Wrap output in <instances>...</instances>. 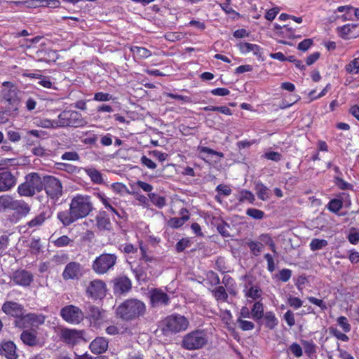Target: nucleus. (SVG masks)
I'll use <instances>...</instances> for the list:
<instances>
[{"mask_svg": "<svg viewBox=\"0 0 359 359\" xmlns=\"http://www.w3.org/2000/svg\"><path fill=\"white\" fill-rule=\"evenodd\" d=\"M59 128L83 127L87 121L83 118L81 113L74 110H64L57 116Z\"/></svg>", "mask_w": 359, "mask_h": 359, "instance_id": "obj_6", "label": "nucleus"}, {"mask_svg": "<svg viewBox=\"0 0 359 359\" xmlns=\"http://www.w3.org/2000/svg\"><path fill=\"white\" fill-rule=\"evenodd\" d=\"M248 246L255 256H258L264 249L263 243L258 241H249Z\"/></svg>", "mask_w": 359, "mask_h": 359, "instance_id": "obj_37", "label": "nucleus"}, {"mask_svg": "<svg viewBox=\"0 0 359 359\" xmlns=\"http://www.w3.org/2000/svg\"><path fill=\"white\" fill-rule=\"evenodd\" d=\"M292 276V271L287 269H284L280 271L278 278L283 282H287L290 280Z\"/></svg>", "mask_w": 359, "mask_h": 359, "instance_id": "obj_57", "label": "nucleus"}, {"mask_svg": "<svg viewBox=\"0 0 359 359\" xmlns=\"http://www.w3.org/2000/svg\"><path fill=\"white\" fill-rule=\"evenodd\" d=\"M342 207V202L339 199H332L328 204V208L333 212H338Z\"/></svg>", "mask_w": 359, "mask_h": 359, "instance_id": "obj_48", "label": "nucleus"}, {"mask_svg": "<svg viewBox=\"0 0 359 359\" xmlns=\"http://www.w3.org/2000/svg\"><path fill=\"white\" fill-rule=\"evenodd\" d=\"M262 157H264L266 159H269V160H271V161L278 162L281 159L282 155L278 152L269 151V152L265 153L262 156Z\"/></svg>", "mask_w": 359, "mask_h": 359, "instance_id": "obj_52", "label": "nucleus"}, {"mask_svg": "<svg viewBox=\"0 0 359 359\" xmlns=\"http://www.w3.org/2000/svg\"><path fill=\"white\" fill-rule=\"evenodd\" d=\"M111 100H114L111 95L103 92L96 93L94 95V100L99 102H106Z\"/></svg>", "mask_w": 359, "mask_h": 359, "instance_id": "obj_49", "label": "nucleus"}, {"mask_svg": "<svg viewBox=\"0 0 359 359\" xmlns=\"http://www.w3.org/2000/svg\"><path fill=\"white\" fill-rule=\"evenodd\" d=\"M265 320V325L270 330H273L278 323V320L272 311H267L263 316Z\"/></svg>", "mask_w": 359, "mask_h": 359, "instance_id": "obj_29", "label": "nucleus"}, {"mask_svg": "<svg viewBox=\"0 0 359 359\" xmlns=\"http://www.w3.org/2000/svg\"><path fill=\"white\" fill-rule=\"evenodd\" d=\"M213 297L217 302H228V293L224 286H217L212 290Z\"/></svg>", "mask_w": 359, "mask_h": 359, "instance_id": "obj_28", "label": "nucleus"}, {"mask_svg": "<svg viewBox=\"0 0 359 359\" xmlns=\"http://www.w3.org/2000/svg\"><path fill=\"white\" fill-rule=\"evenodd\" d=\"M20 339L25 344L29 346H36L37 344L36 333L34 331H23L21 333Z\"/></svg>", "mask_w": 359, "mask_h": 359, "instance_id": "obj_23", "label": "nucleus"}, {"mask_svg": "<svg viewBox=\"0 0 359 359\" xmlns=\"http://www.w3.org/2000/svg\"><path fill=\"white\" fill-rule=\"evenodd\" d=\"M131 288V282L127 277H121L116 280L114 290L121 294L128 292Z\"/></svg>", "mask_w": 359, "mask_h": 359, "instance_id": "obj_20", "label": "nucleus"}, {"mask_svg": "<svg viewBox=\"0 0 359 359\" xmlns=\"http://www.w3.org/2000/svg\"><path fill=\"white\" fill-rule=\"evenodd\" d=\"M287 304L294 309H299L303 305V302L298 297L290 295L287 300Z\"/></svg>", "mask_w": 359, "mask_h": 359, "instance_id": "obj_44", "label": "nucleus"}, {"mask_svg": "<svg viewBox=\"0 0 359 359\" xmlns=\"http://www.w3.org/2000/svg\"><path fill=\"white\" fill-rule=\"evenodd\" d=\"M207 342L208 338L204 331L195 330L183 337L182 346L187 350H196L203 347Z\"/></svg>", "mask_w": 359, "mask_h": 359, "instance_id": "obj_7", "label": "nucleus"}, {"mask_svg": "<svg viewBox=\"0 0 359 359\" xmlns=\"http://www.w3.org/2000/svg\"><path fill=\"white\" fill-rule=\"evenodd\" d=\"M61 158L65 161H79V155L76 151H68L64 153Z\"/></svg>", "mask_w": 359, "mask_h": 359, "instance_id": "obj_54", "label": "nucleus"}, {"mask_svg": "<svg viewBox=\"0 0 359 359\" xmlns=\"http://www.w3.org/2000/svg\"><path fill=\"white\" fill-rule=\"evenodd\" d=\"M264 314L263 304L260 302H256L252 309L251 315L252 318L255 320H260L263 318Z\"/></svg>", "mask_w": 359, "mask_h": 359, "instance_id": "obj_32", "label": "nucleus"}, {"mask_svg": "<svg viewBox=\"0 0 359 359\" xmlns=\"http://www.w3.org/2000/svg\"><path fill=\"white\" fill-rule=\"evenodd\" d=\"M150 302L152 307L167 306L170 300V297L161 289H152L149 291Z\"/></svg>", "mask_w": 359, "mask_h": 359, "instance_id": "obj_11", "label": "nucleus"}, {"mask_svg": "<svg viewBox=\"0 0 359 359\" xmlns=\"http://www.w3.org/2000/svg\"><path fill=\"white\" fill-rule=\"evenodd\" d=\"M16 184V179L9 171L0 172V192L10 190Z\"/></svg>", "mask_w": 359, "mask_h": 359, "instance_id": "obj_16", "label": "nucleus"}, {"mask_svg": "<svg viewBox=\"0 0 359 359\" xmlns=\"http://www.w3.org/2000/svg\"><path fill=\"white\" fill-rule=\"evenodd\" d=\"M197 150L200 154L201 158H202L204 161H206V159L203 156H202L203 154L214 155V156H217L219 158L224 157L223 153L215 151V150H213L209 147H207L198 146L197 148Z\"/></svg>", "mask_w": 359, "mask_h": 359, "instance_id": "obj_34", "label": "nucleus"}, {"mask_svg": "<svg viewBox=\"0 0 359 359\" xmlns=\"http://www.w3.org/2000/svg\"><path fill=\"white\" fill-rule=\"evenodd\" d=\"M130 51L135 57L138 58H147L151 55L150 50L144 47L133 46L130 48Z\"/></svg>", "mask_w": 359, "mask_h": 359, "instance_id": "obj_33", "label": "nucleus"}, {"mask_svg": "<svg viewBox=\"0 0 359 359\" xmlns=\"http://www.w3.org/2000/svg\"><path fill=\"white\" fill-rule=\"evenodd\" d=\"M84 171L89 176L93 183L97 184L104 183L103 177L97 169L94 168H84Z\"/></svg>", "mask_w": 359, "mask_h": 359, "instance_id": "obj_26", "label": "nucleus"}, {"mask_svg": "<svg viewBox=\"0 0 359 359\" xmlns=\"http://www.w3.org/2000/svg\"><path fill=\"white\" fill-rule=\"evenodd\" d=\"M61 338L69 345L78 344L82 339V332L76 330L63 329L61 331Z\"/></svg>", "mask_w": 359, "mask_h": 359, "instance_id": "obj_15", "label": "nucleus"}, {"mask_svg": "<svg viewBox=\"0 0 359 359\" xmlns=\"http://www.w3.org/2000/svg\"><path fill=\"white\" fill-rule=\"evenodd\" d=\"M290 351L297 358H299L303 355L301 346L297 343H293L289 346Z\"/></svg>", "mask_w": 359, "mask_h": 359, "instance_id": "obj_50", "label": "nucleus"}, {"mask_svg": "<svg viewBox=\"0 0 359 359\" xmlns=\"http://www.w3.org/2000/svg\"><path fill=\"white\" fill-rule=\"evenodd\" d=\"M245 296L253 300L257 299L262 296V290L257 285H252L249 289L245 287L244 290Z\"/></svg>", "mask_w": 359, "mask_h": 359, "instance_id": "obj_31", "label": "nucleus"}, {"mask_svg": "<svg viewBox=\"0 0 359 359\" xmlns=\"http://www.w3.org/2000/svg\"><path fill=\"white\" fill-rule=\"evenodd\" d=\"M239 327L244 331L252 330L255 327V325L252 322L242 320L241 318H238L237 320Z\"/></svg>", "mask_w": 359, "mask_h": 359, "instance_id": "obj_47", "label": "nucleus"}, {"mask_svg": "<svg viewBox=\"0 0 359 359\" xmlns=\"http://www.w3.org/2000/svg\"><path fill=\"white\" fill-rule=\"evenodd\" d=\"M189 325V322L184 316L172 314L162 320L160 327L163 334L169 336L185 331Z\"/></svg>", "mask_w": 359, "mask_h": 359, "instance_id": "obj_4", "label": "nucleus"}, {"mask_svg": "<svg viewBox=\"0 0 359 359\" xmlns=\"http://www.w3.org/2000/svg\"><path fill=\"white\" fill-rule=\"evenodd\" d=\"M255 200V196L251 191L243 189L240 192V196L238 198L239 202L243 203L244 201H248L250 203H253Z\"/></svg>", "mask_w": 359, "mask_h": 359, "instance_id": "obj_41", "label": "nucleus"}, {"mask_svg": "<svg viewBox=\"0 0 359 359\" xmlns=\"http://www.w3.org/2000/svg\"><path fill=\"white\" fill-rule=\"evenodd\" d=\"M43 175L36 172H31L25 176V182L18 187V193L20 196L32 197L43 190Z\"/></svg>", "mask_w": 359, "mask_h": 359, "instance_id": "obj_3", "label": "nucleus"}, {"mask_svg": "<svg viewBox=\"0 0 359 359\" xmlns=\"http://www.w3.org/2000/svg\"><path fill=\"white\" fill-rule=\"evenodd\" d=\"M313 43L311 39H304L298 44V49L302 51L307 50Z\"/></svg>", "mask_w": 359, "mask_h": 359, "instance_id": "obj_60", "label": "nucleus"}, {"mask_svg": "<svg viewBox=\"0 0 359 359\" xmlns=\"http://www.w3.org/2000/svg\"><path fill=\"white\" fill-rule=\"evenodd\" d=\"M284 320L287 323V325L292 327L295 324L294 315L291 310H288L283 316Z\"/></svg>", "mask_w": 359, "mask_h": 359, "instance_id": "obj_53", "label": "nucleus"}, {"mask_svg": "<svg viewBox=\"0 0 359 359\" xmlns=\"http://www.w3.org/2000/svg\"><path fill=\"white\" fill-rule=\"evenodd\" d=\"M52 199H58L62 194V186L56 177L50 175H43V189Z\"/></svg>", "mask_w": 359, "mask_h": 359, "instance_id": "obj_8", "label": "nucleus"}, {"mask_svg": "<svg viewBox=\"0 0 359 359\" xmlns=\"http://www.w3.org/2000/svg\"><path fill=\"white\" fill-rule=\"evenodd\" d=\"M264 258L267 262V269L269 272H273L275 270V263L271 255L267 253L264 255Z\"/></svg>", "mask_w": 359, "mask_h": 359, "instance_id": "obj_59", "label": "nucleus"}, {"mask_svg": "<svg viewBox=\"0 0 359 359\" xmlns=\"http://www.w3.org/2000/svg\"><path fill=\"white\" fill-rule=\"evenodd\" d=\"M39 84L46 88H51L52 87V82L50 81V79L44 76H40Z\"/></svg>", "mask_w": 359, "mask_h": 359, "instance_id": "obj_63", "label": "nucleus"}, {"mask_svg": "<svg viewBox=\"0 0 359 359\" xmlns=\"http://www.w3.org/2000/svg\"><path fill=\"white\" fill-rule=\"evenodd\" d=\"M0 354L7 359H18V355L16 352V346L11 341L3 342L0 346Z\"/></svg>", "mask_w": 359, "mask_h": 359, "instance_id": "obj_18", "label": "nucleus"}, {"mask_svg": "<svg viewBox=\"0 0 359 359\" xmlns=\"http://www.w3.org/2000/svg\"><path fill=\"white\" fill-rule=\"evenodd\" d=\"M86 292L91 297L100 298L105 295L106 284L102 280H94L89 283Z\"/></svg>", "mask_w": 359, "mask_h": 359, "instance_id": "obj_13", "label": "nucleus"}, {"mask_svg": "<svg viewBox=\"0 0 359 359\" xmlns=\"http://www.w3.org/2000/svg\"><path fill=\"white\" fill-rule=\"evenodd\" d=\"M246 214L256 219H261L264 216V212L263 211L255 208H248L246 210Z\"/></svg>", "mask_w": 359, "mask_h": 359, "instance_id": "obj_45", "label": "nucleus"}, {"mask_svg": "<svg viewBox=\"0 0 359 359\" xmlns=\"http://www.w3.org/2000/svg\"><path fill=\"white\" fill-rule=\"evenodd\" d=\"M346 71L352 74L359 73V57L355 58L346 65Z\"/></svg>", "mask_w": 359, "mask_h": 359, "instance_id": "obj_39", "label": "nucleus"}, {"mask_svg": "<svg viewBox=\"0 0 359 359\" xmlns=\"http://www.w3.org/2000/svg\"><path fill=\"white\" fill-rule=\"evenodd\" d=\"M354 24H347L339 28L340 35L343 38L350 39L355 38L356 35L353 33V29L356 28Z\"/></svg>", "mask_w": 359, "mask_h": 359, "instance_id": "obj_30", "label": "nucleus"}, {"mask_svg": "<svg viewBox=\"0 0 359 359\" xmlns=\"http://www.w3.org/2000/svg\"><path fill=\"white\" fill-rule=\"evenodd\" d=\"M82 274L83 268L81 264L77 262H71L66 265L62 272V278L65 280H78Z\"/></svg>", "mask_w": 359, "mask_h": 359, "instance_id": "obj_12", "label": "nucleus"}, {"mask_svg": "<svg viewBox=\"0 0 359 359\" xmlns=\"http://www.w3.org/2000/svg\"><path fill=\"white\" fill-rule=\"evenodd\" d=\"M73 241L70 239L67 236H62L56 240L53 241V243L55 246L57 248H62L69 245Z\"/></svg>", "mask_w": 359, "mask_h": 359, "instance_id": "obj_43", "label": "nucleus"}, {"mask_svg": "<svg viewBox=\"0 0 359 359\" xmlns=\"http://www.w3.org/2000/svg\"><path fill=\"white\" fill-rule=\"evenodd\" d=\"M302 345L305 353L309 355L316 352V346L312 341H302Z\"/></svg>", "mask_w": 359, "mask_h": 359, "instance_id": "obj_51", "label": "nucleus"}, {"mask_svg": "<svg viewBox=\"0 0 359 359\" xmlns=\"http://www.w3.org/2000/svg\"><path fill=\"white\" fill-rule=\"evenodd\" d=\"M337 323L345 332H349L351 331V326L345 316H339L337 318Z\"/></svg>", "mask_w": 359, "mask_h": 359, "instance_id": "obj_46", "label": "nucleus"}, {"mask_svg": "<svg viewBox=\"0 0 359 359\" xmlns=\"http://www.w3.org/2000/svg\"><path fill=\"white\" fill-rule=\"evenodd\" d=\"M328 244L327 241L325 239L314 238L310 243L311 250L313 251L321 250Z\"/></svg>", "mask_w": 359, "mask_h": 359, "instance_id": "obj_40", "label": "nucleus"}, {"mask_svg": "<svg viewBox=\"0 0 359 359\" xmlns=\"http://www.w3.org/2000/svg\"><path fill=\"white\" fill-rule=\"evenodd\" d=\"M97 226L100 229H109L110 226L109 219L104 217H98L97 219Z\"/></svg>", "mask_w": 359, "mask_h": 359, "instance_id": "obj_58", "label": "nucleus"}, {"mask_svg": "<svg viewBox=\"0 0 359 359\" xmlns=\"http://www.w3.org/2000/svg\"><path fill=\"white\" fill-rule=\"evenodd\" d=\"M190 245L189 241L186 238H182L176 244V250L178 252H181L184 251L187 248H188Z\"/></svg>", "mask_w": 359, "mask_h": 359, "instance_id": "obj_56", "label": "nucleus"}, {"mask_svg": "<svg viewBox=\"0 0 359 359\" xmlns=\"http://www.w3.org/2000/svg\"><path fill=\"white\" fill-rule=\"evenodd\" d=\"M50 215L48 212L43 211L36 215L34 218L27 223L29 228L39 227L41 226L46 219L50 218Z\"/></svg>", "mask_w": 359, "mask_h": 359, "instance_id": "obj_22", "label": "nucleus"}, {"mask_svg": "<svg viewBox=\"0 0 359 359\" xmlns=\"http://www.w3.org/2000/svg\"><path fill=\"white\" fill-rule=\"evenodd\" d=\"M1 309L6 314L15 317V320L22 318L24 315L23 306L17 302H6Z\"/></svg>", "mask_w": 359, "mask_h": 359, "instance_id": "obj_14", "label": "nucleus"}, {"mask_svg": "<svg viewBox=\"0 0 359 359\" xmlns=\"http://www.w3.org/2000/svg\"><path fill=\"white\" fill-rule=\"evenodd\" d=\"M88 317L95 323L99 322L104 318V311L100 310L97 306L89 304L87 307Z\"/></svg>", "mask_w": 359, "mask_h": 359, "instance_id": "obj_21", "label": "nucleus"}, {"mask_svg": "<svg viewBox=\"0 0 359 359\" xmlns=\"http://www.w3.org/2000/svg\"><path fill=\"white\" fill-rule=\"evenodd\" d=\"M60 316L66 322L74 325L79 324L85 317L82 310L72 304L62 308Z\"/></svg>", "mask_w": 359, "mask_h": 359, "instance_id": "obj_9", "label": "nucleus"}, {"mask_svg": "<svg viewBox=\"0 0 359 359\" xmlns=\"http://www.w3.org/2000/svg\"><path fill=\"white\" fill-rule=\"evenodd\" d=\"M222 283L225 285L228 292L233 295L236 296L237 294V291L236 290V285L233 282V280L231 278H226L224 277L222 279Z\"/></svg>", "mask_w": 359, "mask_h": 359, "instance_id": "obj_38", "label": "nucleus"}, {"mask_svg": "<svg viewBox=\"0 0 359 359\" xmlns=\"http://www.w3.org/2000/svg\"><path fill=\"white\" fill-rule=\"evenodd\" d=\"M309 301L315 304V305H317L318 306H319L322 310H325L327 309V306H326V304L322 300V299H317L316 297H310L308 298Z\"/></svg>", "mask_w": 359, "mask_h": 359, "instance_id": "obj_61", "label": "nucleus"}, {"mask_svg": "<svg viewBox=\"0 0 359 359\" xmlns=\"http://www.w3.org/2000/svg\"><path fill=\"white\" fill-rule=\"evenodd\" d=\"M181 213V217H173L168 221V225L170 226L172 228H179L189 219V216L187 215L188 212L186 209L182 210Z\"/></svg>", "mask_w": 359, "mask_h": 359, "instance_id": "obj_25", "label": "nucleus"}, {"mask_svg": "<svg viewBox=\"0 0 359 359\" xmlns=\"http://www.w3.org/2000/svg\"><path fill=\"white\" fill-rule=\"evenodd\" d=\"M30 206L24 201L13 198L11 210H16L26 215L30 212Z\"/></svg>", "mask_w": 359, "mask_h": 359, "instance_id": "obj_24", "label": "nucleus"}, {"mask_svg": "<svg viewBox=\"0 0 359 359\" xmlns=\"http://www.w3.org/2000/svg\"><path fill=\"white\" fill-rule=\"evenodd\" d=\"M141 162L143 165H144L149 169H155L156 168V164L152 160L147 158L146 156H142Z\"/></svg>", "mask_w": 359, "mask_h": 359, "instance_id": "obj_62", "label": "nucleus"}, {"mask_svg": "<svg viewBox=\"0 0 359 359\" xmlns=\"http://www.w3.org/2000/svg\"><path fill=\"white\" fill-rule=\"evenodd\" d=\"M149 197L154 204L159 208H162L165 205V199L164 197L156 196L152 194V196L149 195Z\"/></svg>", "mask_w": 359, "mask_h": 359, "instance_id": "obj_55", "label": "nucleus"}, {"mask_svg": "<svg viewBox=\"0 0 359 359\" xmlns=\"http://www.w3.org/2000/svg\"><path fill=\"white\" fill-rule=\"evenodd\" d=\"M9 236L7 235L0 236V257L6 253L7 248L9 245Z\"/></svg>", "mask_w": 359, "mask_h": 359, "instance_id": "obj_42", "label": "nucleus"}, {"mask_svg": "<svg viewBox=\"0 0 359 359\" xmlns=\"http://www.w3.org/2000/svg\"><path fill=\"white\" fill-rule=\"evenodd\" d=\"M255 191L257 197L262 201H266L270 198V190L262 182L255 184Z\"/></svg>", "mask_w": 359, "mask_h": 359, "instance_id": "obj_27", "label": "nucleus"}, {"mask_svg": "<svg viewBox=\"0 0 359 359\" xmlns=\"http://www.w3.org/2000/svg\"><path fill=\"white\" fill-rule=\"evenodd\" d=\"M13 197L9 195L0 196V212L11 210Z\"/></svg>", "mask_w": 359, "mask_h": 359, "instance_id": "obj_35", "label": "nucleus"}, {"mask_svg": "<svg viewBox=\"0 0 359 359\" xmlns=\"http://www.w3.org/2000/svg\"><path fill=\"white\" fill-rule=\"evenodd\" d=\"M93 209L90 197L78 194L71 200L69 209L58 212L57 218L64 226H68L78 219L87 217Z\"/></svg>", "mask_w": 359, "mask_h": 359, "instance_id": "obj_1", "label": "nucleus"}, {"mask_svg": "<svg viewBox=\"0 0 359 359\" xmlns=\"http://www.w3.org/2000/svg\"><path fill=\"white\" fill-rule=\"evenodd\" d=\"M117 256L113 253H103L97 257L91 265L92 270L97 275L108 273L114 269Z\"/></svg>", "mask_w": 359, "mask_h": 359, "instance_id": "obj_5", "label": "nucleus"}, {"mask_svg": "<svg viewBox=\"0 0 359 359\" xmlns=\"http://www.w3.org/2000/svg\"><path fill=\"white\" fill-rule=\"evenodd\" d=\"M111 189L113 191L117 194H123L124 191L127 190L126 187L122 183H114L111 185Z\"/></svg>", "mask_w": 359, "mask_h": 359, "instance_id": "obj_64", "label": "nucleus"}, {"mask_svg": "<svg viewBox=\"0 0 359 359\" xmlns=\"http://www.w3.org/2000/svg\"><path fill=\"white\" fill-rule=\"evenodd\" d=\"M45 322V317L43 315L35 313H28L23 315L22 318L15 320V325L18 327L24 328L29 326H35L41 325Z\"/></svg>", "mask_w": 359, "mask_h": 359, "instance_id": "obj_10", "label": "nucleus"}, {"mask_svg": "<svg viewBox=\"0 0 359 359\" xmlns=\"http://www.w3.org/2000/svg\"><path fill=\"white\" fill-rule=\"evenodd\" d=\"M145 304L137 299H128L120 304L117 309V315L125 320H132L144 315Z\"/></svg>", "mask_w": 359, "mask_h": 359, "instance_id": "obj_2", "label": "nucleus"}, {"mask_svg": "<svg viewBox=\"0 0 359 359\" xmlns=\"http://www.w3.org/2000/svg\"><path fill=\"white\" fill-rule=\"evenodd\" d=\"M109 346V341L104 337H97L90 344V349L95 354L104 353Z\"/></svg>", "mask_w": 359, "mask_h": 359, "instance_id": "obj_19", "label": "nucleus"}, {"mask_svg": "<svg viewBox=\"0 0 359 359\" xmlns=\"http://www.w3.org/2000/svg\"><path fill=\"white\" fill-rule=\"evenodd\" d=\"M37 126L43 128H58L57 119L50 120L48 118L40 119L37 123Z\"/></svg>", "mask_w": 359, "mask_h": 359, "instance_id": "obj_36", "label": "nucleus"}, {"mask_svg": "<svg viewBox=\"0 0 359 359\" xmlns=\"http://www.w3.org/2000/svg\"><path fill=\"white\" fill-rule=\"evenodd\" d=\"M13 280L18 285L29 286L33 281V276L27 271L18 270L14 273Z\"/></svg>", "mask_w": 359, "mask_h": 359, "instance_id": "obj_17", "label": "nucleus"}]
</instances>
